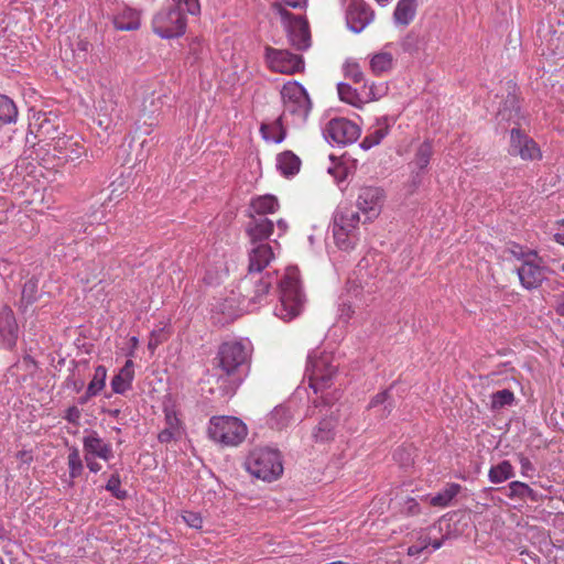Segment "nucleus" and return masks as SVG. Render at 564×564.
Returning <instances> with one entry per match:
<instances>
[{
	"mask_svg": "<svg viewBox=\"0 0 564 564\" xmlns=\"http://www.w3.org/2000/svg\"><path fill=\"white\" fill-rule=\"evenodd\" d=\"M274 257V250L269 243L251 245L248 251V275L243 282L254 284L253 295L250 296V301L254 303L260 302L269 293L276 280L275 275L270 272L260 275Z\"/></svg>",
	"mask_w": 564,
	"mask_h": 564,
	"instance_id": "obj_1",
	"label": "nucleus"
},
{
	"mask_svg": "<svg viewBox=\"0 0 564 564\" xmlns=\"http://www.w3.org/2000/svg\"><path fill=\"white\" fill-rule=\"evenodd\" d=\"M304 304L305 295L300 285L299 270L295 267H289L280 282V297L274 307V315L289 322L302 313Z\"/></svg>",
	"mask_w": 564,
	"mask_h": 564,
	"instance_id": "obj_2",
	"label": "nucleus"
},
{
	"mask_svg": "<svg viewBox=\"0 0 564 564\" xmlns=\"http://www.w3.org/2000/svg\"><path fill=\"white\" fill-rule=\"evenodd\" d=\"M338 362L332 352L315 349L307 356L306 376L315 393L324 392L332 386Z\"/></svg>",
	"mask_w": 564,
	"mask_h": 564,
	"instance_id": "obj_3",
	"label": "nucleus"
},
{
	"mask_svg": "<svg viewBox=\"0 0 564 564\" xmlns=\"http://www.w3.org/2000/svg\"><path fill=\"white\" fill-rule=\"evenodd\" d=\"M283 102L282 118L294 126H303L312 109V102L305 88L297 82H288L281 90Z\"/></svg>",
	"mask_w": 564,
	"mask_h": 564,
	"instance_id": "obj_4",
	"label": "nucleus"
},
{
	"mask_svg": "<svg viewBox=\"0 0 564 564\" xmlns=\"http://www.w3.org/2000/svg\"><path fill=\"white\" fill-rule=\"evenodd\" d=\"M359 223V214L351 206L339 205L336 208L333 216L332 232L339 249L349 250L356 246Z\"/></svg>",
	"mask_w": 564,
	"mask_h": 564,
	"instance_id": "obj_5",
	"label": "nucleus"
},
{
	"mask_svg": "<svg viewBox=\"0 0 564 564\" xmlns=\"http://www.w3.org/2000/svg\"><path fill=\"white\" fill-rule=\"evenodd\" d=\"M252 347L249 341L229 340L220 345L216 360V367L223 375L231 377L246 366L251 357Z\"/></svg>",
	"mask_w": 564,
	"mask_h": 564,
	"instance_id": "obj_6",
	"label": "nucleus"
},
{
	"mask_svg": "<svg viewBox=\"0 0 564 564\" xmlns=\"http://www.w3.org/2000/svg\"><path fill=\"white\" fill-rule=\"evenodd\" d=\"M246 424L235 416H214L209 420V437L224 446H237L247 436Z\"/></svg>",
	"mask_w": 564,
	"mask_h": 564,
	"instance_id": "obj_7",
	"label": "nucleus"
},
{
	"mask_svg": "<svg viewBox=\"0 0 564 564\" xmlns=\"http://www.w3.org/2000/svg\"><path fill=\"white\" fill-rule=\"evenodd\" d=\"M247 469L259 479L265 481L275 480L283 473L281 455L275 449L257 448L247 460Z\"/></svg>",
	"mask_w": 564,
	"mask_h": 564,
	"instance_id": "obj_8",
	"label": "nucleus"
},
{
	"mask_svg": "<svg viewBox=\"0 0 564 564\" xmlns=\"http://www.w3.org/2000/svg\"><path fill=\"white\" fill-rule=\"evenodd\" d=\"M272 8L280 15L291 45L297 50H307L311 46L307 21L302 15H293L282 3H274Z\"/></svg>",
	"mask_w": 564,
	"mask_h": 564,
	"instance_id": "obj_9",
	"label": "nucleus"
},
{
	"mask_svg": "<svg viewBox=\"0 0 564 564\" xmlns=\"http://www.w3.org/2000/svg\"><path fill=\"white\" fill-rule=\"evenodd\" d=\"M39 133L54 142L53 150L61 161L73 162L85 153L84 147L78 141L66 135L59 137L57 128L48 119L40 124Z\"/></svg>",
	"mask_w": 564,
	"mask_h": 564,
	"instance_id": "obj_10",
	"label": "nucleus"
},
{
	"mask_svg": "<svg viewBox=\"0 0 564 564\" xmlns=\"http://www.w3.org/2000/svg\"><path fill=\"white\" fill-rule=\"evenodd\" d=\"M152 29L162 39L181 36L186 30L185 14L173 8L163 9L153 17Z\"/></svg>",
	"mask_w": 564,
	"mask_h": 564,
	"instance_id": "obj_11",
	"label": "nucleus"
},
{
	"mask_svg": "<svg viewBox=\"0 0 564 564\" xmlns=\"http://www.w3.org/2000/svg\"><path fill=\"white\" fill-rule=\"evenodd\" d=\"M360 133L359 126L346 118H334L323 129L325 140L339 145L354 143L358 140Z\"/></svg>",
	"mask_w": 564,
	"mask_h": 564,
	"instance_id": "obj_12",
	"label": "nucleus"
},
{
	"mask_svg": "<svg viewBox=\"0 0 564 564\" xmlns=\"http://www.w3.org/2000/svg\"><path fill=\"white\" fill-rule=\"evenodd\" d=\"M265 61L271 70L281 74H294L304 68L302 56L286 50L267 47Z\"/></svg>",
	"mask_w": 564,
	"mask_h": 564,
	"instance_id": "obj_13",
	"label": "nucleus"
},
{
	"mask_svg": "<svg viewBox=\"0 0 564 564\" xmlns=\"http://www.w3.org/2000/svg\"><path fill=\"white\" fill-rule=\"evenodd\" d=\"M517 272L522 286L528 290L536 289L545 279L542 260L535 252L525 256Z\"/></svg>",
	"mask_w": 564,
	"mask_h": 564,
	"instance_id": "obj_14",
	"label": "nucleus"
},
{
	"mask_svg": "<svg viewBox=\"0 0 564 564\" xmlns=\"http://www.w3.org/2000/svg\"><path fill=\"white\" fill-rule=\"evenodd\" d=\"M383 191L375 186H365L360 188L357 196V208L366 216L368 220L377 218L383 205Z\"/></svg>",
	"mask_w": 564,
	"mask_h": 564,
	"instance_id": "obj_15",
	"label": "nucleus"
},
{
	"mask_svg": "<svg viewBox=\"0 0 564 564\" xmlns=\"http://www.w3.org/2000/svg\"><path fill=\"white\" fill-rule=\"evenodd\" d=\"M372 9L364 0H351L346 10L347 26L355 33H360L373 20Z\"/></svg>",
	"mask_w": 564,
	"mask_h": 564,
	"instance_id": "obj_16",
	"label": "nucleus"
},
{
	"mask_svg": "<svg viewBox=\"0 0 564 564\" xmlns=\"http://www.w3.org/2000/svg\"><path fill=\"white\" fill-rule=\"evenodd\" d=\"M96 110L98 124L105 130H108L120 119L117 95L111 90L104 91L97 102Z\"/></svg>",
	"mask_w": 564,
	"mask_h": 564,
	"instance_id": "obj_17",
	"label": "nucleus"
},
{
	"mask_svg": "<svg viewBox=\"0 0 564 564\" xmlns=\"http://www.w3.org/2000/svg\"><path fill=\"white\" fill-rule=\"evenodd\" d=\"M509 152L511 155H519L525 161L541 158V151L535 141L523 134L519 129L511 130Z\"/></svg>",
	"mask_w": 564,
	"mask_h": 564,
	"instance_id": "obj_18",
	"label": "nucleus"
},
{
	"mask_svg": "<svg viewBox=\"0 0 564 564\" xmlns=\"http://www.w3.org/2000/svg\"><path fill=\"white\" fill-rule=\"evenodd\" d=\"M84 456L100 458L106 462L113 457L112 446L101 438L97 432H90L83 438Z\"/></svg>",
	"mask_w": 564,
	"mask_h": 564,
	"instance_id": "obj_19",
	"label": "nucleus"
},
{
	"mask_svg": "<svg viewBox=\"0 0 564 564\" xmlns=\"http://www.w3.org/2000/svg\"><path fill=\"white\" fill-rule=\"evenodd\" d=\"M392 45L388 44L379 52L369 55V66L373 75L381 76L391 72L395 64Z\"/></svg>",
	"mask_w": 564,
	"mask_h": 564,
	"instance_id": "obj_20",
	"label": "nucleus"
},
{
	"mask_svg": "<svg viewBox=\"0 0 564 564\" xmlns=\"http://www.w3.org/2000/svg\"><path fill=\"white\" fill-rule=\"evenodd\" d=\"M246 230L251 245L265 243L264 240H267L273 231V223L265 217H256L252 215Z\"/></svg>",
	"mask_w": 564,
	"mask_h": 564,
	"instance_id": "obj_21",
	"label": "nucleus"
},
{
	"mask_svg": "<svg viewBox=\"0 0 564 564\" xmlns=\"http://www.w3.org/2000/svg\"><path fill=\"white\" fill-rule=\"evenodd\" d=\"M165 427L159 433V441L161 443H169L174 440L181 438L183 429L176 412L172 408L164 409Z\"/></svg>",
	"mask_w": 564,
	"mask_h": 564,
	"instance_id": "obj_22",
	"label": "nucleus"
},
{
	"mask_svg": "<svg viewBox=\"0 0 564 564\" xmlns=\"http://www.w3.org/2000/svg\"><path fill=\"white\" fill-rule=\"evenodd\" d=\"M392 120L388 117L377 119L376 124L370 129L369 133L364 138L360 148L369 150L378 145L389 133Z\"/></svg>",
	"mask_w": 564,
	"mask_h": 564,
	"instance_id": "obj_23",
	"label": "nucleus"
},
{
	"mask_svg": "<svg viewBox=\"0 0 564 564\" xmlns=\"http://www.w3.org/2000/svg\"><path fill=\"white\" fill-rule=\"evenodd\" d=\"M0 336L8 347H12L18 338V326L10 308L0 312Z\"/></svg>",
	"mask_w": 564,
	"mask_h": 564,
	"instance_id": "obj_24",
	"label": "nucleus"
},
{
	"mask_svg": "<svg viewBox=\"0 0 564 564\" xmlns=\"http://www.w3.org/2000/svg\"><path fill=\"white\" fill-rule=\"evenodd\" d=\"M279 209V202L275 196L267 194L251 199L249 205V217H264L274 214Z\"/></svg>",
	"mask_w": 564,
	"mask_h": 564,
	"instance_id": "obj_25",
	"label": "nucleus"
},
{
	"mask_svg": "<svg viewBox=\"0 0 564 564\" xmlns=\"http://www.w3.org/2000/svg\"><path fill=\"white\" fill-rule=\"evenodd\" d=\"M134 378L133 361L127 360L124 366L111 380V389L115 393L123 394L131 386Z\"/></svg>",
	"mask_w": 564,
	"mask_h": 564,
	"instance_id": "obj_26",
	"label": "nucleus"
},
{
	"mask_svg": "<svg viewBox=\"0 0 564 564\" xmlns=\"http://www.w3.org/2000/svg\"><path fill=\"white\" fill-rule=\"evenodd\" d=\"M276 167L285 177L294 176L301 167V160L292 151H284L276 156Z\"/></svg>",
	"mask_w": 564,
	"mask_h": 564,
	"instance_id": "obj_27",
	"label": "nucleus"
},
{
	"mask_svg": "<svg viewBox=\"0 0 564 564\" xmlns=\"http://www.w3.org/2000/svg\"><path fill=\"white\" fill-rule=\"evenodd\" d=\"M115 25L122 31L139 29L140 12L132 8H123L115 18Z\"/></svg>",
	"mask_w": 564,
	"mask_h": 564,
	"instance_id": "obj_28",
	"label": "nucleus"
},
{
	"mask_svg": "<svg viewBox=\"0 0 564 564\" xmlns=\"http://www.w3.org/2000/svg\"><path fill=\"white\" fill-rule=\"evenodd\" d=\"M416 0H399L393 17L398 24L408 25L414 18Z\"/></svg>",
	"mask_w": 564,
	"mask_h": 564,
	"instance_id": "obj_29",
	"label": "nucleus"
},
{
	"mask_svg": "<svg viewBox=\"0 0 564 564\" xmlns=\"http://www.w3.org/2000/svg\"><path fill=\"white\" fill-rule=\"evenodd\" d=\"M336 420L333 417L323 419L313 430V438L317 443H327L335 437Z\"/></svg>",
	"mask_w": 564,
	"mask_h": 564,
	"instance_id": "obj_30",
	"label": "nucleus"
},
{
	"mask_svg": "<svg viewBox=\"0 0 564 564\" xmlns=\"http://www.w3.org/2000/svg\"><path fill=\"white\" fill-rule=\"evenodd\" d=\"M283 121H285V118H282L280 116L273 123H263L261 126V133L262 137L268 141H273L275 143H280L285 138V129L283 127Z\"/></svg>",
	"mask_w": 564,
	"mask_h": 564,
	"instance_id": "obj_31",
	"label": "nucleus"
},
{
	"mask_svg": "<svg viewBox=\"0 0 564 564\" xmlns=\"http://www.w3.org/2000/svg\"><path fill=\"white\" fill-rule=\"evenodd\" d=\"M514 476V470L509 460H502L499 464L491 466L488 473V478L492 484H501Z\"/></svg>",
	"mask_w": 564,
	"mask_h": 564,
	"instance_id": "obj_32",
	"label": "nucleus"
},
{
	"mask_svg": "<svg viewBox=\"0 0 564 564\" xmlns=\"http://www.w3.org/2000/svg\"><path fill=\"white\" fill-rule=\"evenodd\" d=\"M106 378H107L106 367H104V366L96 367L93 379L90 380V382L87 387V390H86V398L82 403H84L87 399L100 393V391L105 388Z\"/></svg>",
	"mask_w": 564,
	"mask_h": 564,
	"instance_id": "obj_33",
	"label": "nucleus"
},
{
	"mask_svg": "<svg viewBox=\"0 0 564 564\" xmlns=\"http://www.w3.org/2000/svg\"><path fill=\"white\" fill-rule=\"evenodd\" d=\"M18 118V108L13 100L6 95H0V122L2 124L14 123Z\"/></svg>",
	"mask_w": 564,
	"mask_h": 564,
	"instance_id": "obj_34",
	"label": "nucleus"
},
{
	"mask_svg": "<svg viewBox=\"0 0 564 564\" xmlns=\"http://www.w3.org/2000/svg\"><path fill=\"white\" fill-rule=\"evenodd\" d=\"M292 421V414L289 408L279 405L274 408L269 417V424L272 429L282 430Z\"/></svg>",
	"mask_w": 564,
	"mask_h": 564,
	"instance_id": "obj_35",
	"label": "nucleus"
},
{
	"mask_svg": "<svg viewBox=\"0 0 564 564\" xmlns=\"http://www.w3.org/2000/svg\"><path fill=\"white\" fill-rule=\"evenodd\" d=\"M459 491L460 485L448 484L442 491L431 498L430 503L434 507H447Z\"/></svg>",
	"mask_w": 564,
	"mask_h": 564,
	"instance_id": "obj_36",
	"label": "nucleus"
},
{
	"mask_svg": "<svg viewBox=\"0 0 564 564\" xmlns=\"http://www.w3.org/2000/svg\"><path fill=\"white\" fill-rule=\"evenodd\" d=\"M163 95L156 94L155 91H151L149 95L144 96L140 111L143 116H153L158 112L163 105Z\"/></svg>",
	"mask_w": 564,
	"mask_h": 564,
	"instance_id": "obj_37",
	"label": "nucleus"
},
{
	"mask_svg": "<svg viewBox=\"0 0 564 564\" xmlns=\"http://www.w3.org/2000/svg\"><path fill=\"white\" fill-rule=\"evenodd\" d=\"M338 96L341 101L347 102L354 107H361L365 100L360 97L355 88L345 83H339L337 86Z\"/></svg>",
	"mask_w": 564,
	"mask_h": 564,
	"instance_id": "obj_38",
	"label": "nucleus"
},
{
	"mask_svg": "<svg viewBox=\"0 0 564 564\" xmlns=\"http://www.w3.org/2000/svg\"><path fill=\"white\" fill-rule=\"evenodd\" d=\"M388 391L380 392L371 399L368 406L370 410H375L379 417H384L392 409V404L391 402H388Z\"/></svg>",
	"mask_w": 564,
	"mask_h": 564,
	"instance_id": "obj_39",
	"label": "nucleus"
},
{
	"mask_svg": "<svg viewBox=\"0 0 564 564\" xmlns=\"http://www.w3.org/2000/svg\"><path fill=\"white\" fill-rule=\"evenodd\" d=\"M431 156H432L431 143H429V142L422 143L419 147V149L415 153L414 160L411 163L412 169L422 172L429 165Z\"/></svg>",
	"mask_w": 564,
	"mask_h": 564,
	"instance_id": "obj_40",
	"label": "nucleus"
},
{
	"mask_svg": "<svg viewBox=\"0 0 564 564\" xmlns=\"http://www.w3.org/2000/svg\"><path fill=\"white\" fill-rule=\"evenodd\" d=\"M67 465L69 469V476L72 479H75L80 476L83 471V462L79 455V451L76 447L69 449V454L67 457Z\"/></svg>",
	"mask_w": 564,
	"mask_h": 564,
	"instance_id": "obj_41",
	"label": "nucleus"
},
{
	"mask_svg": "<svg viewBox=\"0 0 564 564\" xmlns=\"http://www.w3.org/2000/svg\"><path fill=\"white\" fill-rule=\"evenodd\" d=\"M514 401V394L508 389L499 390L491 395V408L494 410L511 405Z\"/></svg>",
	"mask_w": 564,
	"mask_h": 564,
	"instance_id": "obj_42",
	"label": "nucleus"
},
{
	"mask_svg": "<svg viewBox=\"0 0 564 564\" xmlns=\"http://www.w3.org/2000/svg\"><path fill=\"white\" fill-rule=\"evenodd\" d=\"M509 498H525V497H532L533 490L524 482L521 481H511L508 486Z\"/></svg>",
	"mask_w": 564,
	"mask_h": 564,
	"instance_id": "obj_43",
	"label": "nucleus"
},
{
	"mask_svg": "<svg viewBox=\"0 0 564 564\" xmlns=\"http://www.w3.org/2000/svg\"><path fill=\"white\" fill-rule=\"evenodd\" d=\"M39 283L37 280L30 279L26 281L22 289V301L26 304H32L37 299Z\"/></svg>",
	"mask_w": 564,
	"mask_h": 564,
	"instance_id": "obj_44",
	"label": "nucleus"
},
{
	"mask_svg": "<svg viewBox=\"0 0 564 564\" xmlns=\"http://www.w3.org/2000/svg\"><path fill=\"white\" fill-rule=\"evenodd\" d=\"M175 3L174 10H180L185 14L189 13L192 15H197L200 12V3L199 0H173Z\"/></svg>",
	"mask_w": 564,
	"mask_h": 564,
	"instance_id": "obj_45",
	"label": "nucleus"
},
{
	"mask_svg": "<svg viewBox=\"0 0 564 564\" xmlns=\"http://www.w3.org/2000/svg\"><path fill=\"white\" fill-rule=\"evenodd\" d=\"M366 100L365 101H373L382 98L388 93V86L384 83L375 84L372 83L368 87H365Z\"/></svg>",
	"mask_w": 564,
	"mask_h": 564,
	"instance_id": "obj_46",
	"label": "nucleus"
},
{
	"mask_svg": "<svg viewBox=\"0 0 564 564\" xmlns=\"http://www.w3.org/2000/svg\"><path fill=\"white\" fill-rule=\"evenodd\" d=\"M106 489L118 499H124L127 497V491L121 489V480L118 474L111 475L106 485Z\"/></svg>",
	"mask_w": 564,
	"mask_h": 564,
	"instance_id": "obj_47",
	"label": "nucleus"
},
{
	"mask_svg": "<svg viewBox=\"0 0 564 564\" xmlns=\"http://www.w3.org/2000/svg\"><path fill=\"white\" fill-rule=\"evenodd\" d=\"M182 519L189 528L195 530H200L203 528L204 520L199 512L184 511L182 513Z\"/></svg>",
	"mask_w": 564,
	"mask_h": 564,
	"instance_id": "obj_48",
	"label": "nucleus"
},
{
	"mask_svg": "<svg viewBox=\"0 0 564 564\" xmlns=\"http://www.w3.org/2000/svg\"><path fill=\"white\" fill-rule=\"evenodd\" d=\"M345 74L355 83H360L364 79V73L357 63H347L345 66Z\"/></svg>",
	"mask_w": 564,
	"mask_h": 564,
	"instance_id": "obj_49",
	"label": "nucleus"
},
{
	"mask_svg": "<svg viewBox=\"0 0 564 564\" xmlns=\"http://www.w3.org/2000/svg\"><path fill=\"white\" fill-rule=\"evenodd\" d=\"M430 545V539L427 536L422 538L420 543L409 546L408 554L410 556H416L421 554Z\"/></svg>",
	"mask_w": 564,
	"mask_h": 564,
	"instance_id": "obj_50",
	"label": "nucleus"
},
{
	"mask_svg": "<svg viewBox=\"0 0 564 564\" xmlns=\"http://www.w3.org/2000/svg\"><path fill=\"white\" fill-rule=\"evenodd\" d=\"M403 511L406 514L414 516L420 512V506L414 498H408L403 505Z\"/></svg>",
	"mask_w": 564,
	"mask_h": 564,
	"instance_id": "obj_51",
	"label": "nucleus"
},
{
	"mask_svg": "<svg viewBox=\"0 0 564 564\" xmlns=\"http://www.w3.org/2000/svg\"><path fill=\"white\" fill-rule=\"evenodd\" d=\"M64 419L69 423L77 424L80 419V411L77 406H69L66 410Z\"/></svg>",
	"mask_w": 564,
	"mask_h": 564,
	"instance_id": "obj_52",
	"label": "nucleus"
},
{
	"mask_svg": "<svg viewBox=\"0 0 564 564\" xmlns=\"http://www.w3.org/2000/svg\"><path fill=\"white\" fill-rule=\"evenodd\" d=\"M422 184V172L412 169L409 193H413Z\"/></svg>",
	"mask_w": 564,
	"mask_h": 564,
	"instance_id": "obj_53",
	"label": "nucleus"
},
{
	"mask_svg": "<svg viewBox=\"0 0 564 564\" xmlns=\"http://www.w3.org/2000/svg\"><path fill=\"white\" fill-rule=\"evenodd\" d=\"M354 310L350 304L343 303L338 308V316L341 321L347 322L351 318Z\"/></svg>",
	"mask_w": 564,
	"mask_h": 564,
	"instance_id": "obj_54",
	"label": "nucleus"
},
{
	"mask_svg": "<svg viewBox=\"0 0 564 564\" xmlns=\"http://www.w3.org/2000/svg\"><path fill=\"white\" fill-rule=\"evenodd\" d=\"M519 463L521 465L522 476L528 477V476H530V473L534 471V467L528 457L520 455Z\"/></svg>",
	"mask_w": 564,
	"mask_h": 564,
	"instance_id": "obj_55",
	"label": "nucleus"
},
{
	"mask_svg": "<svg viewBox=\"0 0 564 564\" xmlns=\"http://www.w3.org/2000/svg\"><path fill=\"white\" fill-rule=\"evenodd\" d=\"M554 311L558 316L564 317V292L555 296Z\"/></svg>",
	"mask_w": 564,
	"mask_h": 564,
	"instance_id": "obj_56",
	"label": "nucleus"
},
{
	"mask_svg": "<svg viewBox=\"0 0 564 564\" xmlns=\"http://www.w3.org/2000/svg\"><path fill=\"white\" fill-rule=\"evenodd\" d=\"M84 458H85V462H86L87 468H88L91 473H95V474H96V473L100 471V469H101V465L95 460V457H87V456H84Z\"/></svg>",
	"mask_w": 564,
	"mask_h": 564,
	"instance_id": "obj_57",
	"label": "nucleus"
},
{
	"mask_svg": "<svg viewBox=\"0 0 564 564\" xmlns=\"http://www.w3.org/2000/svg\"><path fill=\"white\" fill-rule=\"evenodd\" d=\"M282 3H284L288 7L292 8H303L306 6L307 0H280Z\"/></svg>",
	"mask_w": 564,
	"mask_h": 564,
	"instance_id": "obj_58",
	"label": "nucleus"
},
{
	"mask_svg": "<svg viewBox=\"0 0 564 564\" xmlns=\"http://www.w3.org/2000/svg\"><path fill=\"white\" fill-rule=\"evenodd\" d=\"M328 173L333 174L334 177L337 180V181H341L344 180L345 175H344V169L343 167H339V166H335V167H329L328 169Z\"/></svg>",
	"mask_w": 564,
	"mask_h": 564,
	"instance_id": "obj_59",
	"label": "nucleus"
},
{
	"mask_svg": "<svg viewBox=\"0 0 564 564\" xmlns=\"http://www.w3.org/2000/svg\"><path fill=\"white\" fill-rule=\"evenodd\" d=\"M430 545H432V551H436L443 545V540H434L433 542L430 541Z\"/></svg>",
	"mask_w": 564,
	"mask_h": 564,
	"instance_id": "obj_60",
	"label": "nucleus"
},
{
	"mask_svg": "<svg viewBox=\"0 0 564 564\" xmlns=\"http://www.w3.org/2000/svg\"><path fill=\"white\" fill-rule=\"evenodd\" d=\"M276 225H278V228H279L282 232H285V231H286V229H288V224H286L283 219L278 220Z\"/></svg>",
	"mask_w": 564,
	"mask_h": 564,
	"instance_id": "obj_61",
	"label": "nucleus"
},
{
	"mask_svg": "<svg viewBox=\"0 0 564 564\" xmlns=\"http://www.w3.org/2000/svg\"><path fill=\"white\" fill-rule=\"evenodd\" d=\"M158 345H159V340H158V339H154V335H152V337H151V339H150V341H149V345H148V346H149V348H150L151 350H154V349L158 347Z\"/></svg>",
	"mask_w": 564,
	"mask_h": 564,
	"instance_id": "obj_62",
	"label": "nucleus"
},
{
	"mask_svg": "<svg viewBox=\"0 0 564 564\" xmlns=\"http://www.w3.org/2000/svg\"><path fill=\"white\" fill-rule=\"evenodd\" d=\"M554 238L556 242L564 246V234H556Z\"/></svg>",
	"mask_w": 564,
	"mask_h": 564,
	"instance_id": "obj_63",
	"label": "nucleus"
},
{
	"mask_svg": "<svg viewBox=\"0 0 564 564\" xmlns=\"http://www.w3.org/2000/svg\"><path fill=\"white\" fill-rule=\"evenodd\" d=\"M200 45V42L199 41H194L192 44H191V51L195 52L196 51V46H199Z\"/></svg>",
	"mask_w": 564,
	"mask_h": 564,
	"instance_id": "obj_64",
	"label": "nucleus"
}]
</instances>
